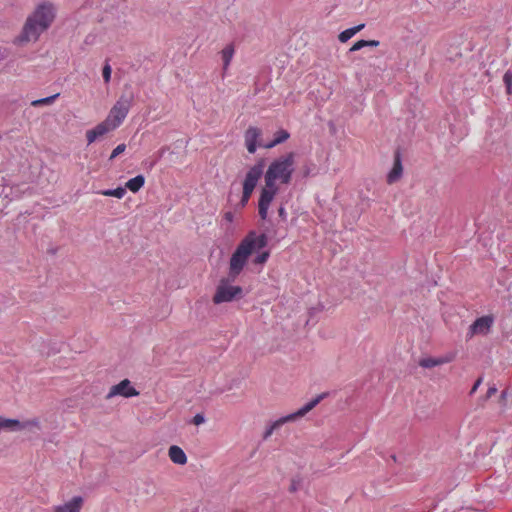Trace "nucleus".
Returning a JSON list of instances; mask_svg holds the SVG:
<instances>
[{"label": "nucleus", "instance_id": "obj_1", "mask_svg": "<svg viewBox=\"0 0 512 512\" xmlns=\"http://www.w3.org/2000/svg\"><path fill=\"white\" fill-rule=\"evenodd\" d=\"M294 164L295 154L289 152L278 157L268 166L264 174L265 186L261 189L258 201V213L262 220L267 218L269 206L279 192L276 182L279 181L285 185L290 184L294 172Z\"/></svg>", "mask_w": 512, "mask_h": 512}, {"label": "nucleus", "instance_id": "obj_2", "mask_svg": "<svg viewBox=\"0 0 512 512\" xmlns=\"http://www.w3.org/2000/svg\"><path fill=\"white\" fill-rule=\"evenodd\" d=\"M55 19V9L50 3H42L30 14L22 28L21 33L15 38L14 43L24 45L29 42H36L40 35L45 32Z\"/></svg>", "mask_w": 512, "mask_h": 512}, {"label": "nucleus", "instance_id": "obj_3", "mask_svg": "<svg viewBox=\"0 0 512 512\" xmlns=\"http://www.w3.org/2000/svg\"><path fill=\"white\" fill-rule=\"evenodd\" d=\"M267 243L268 239L266 234H257L255 231H250L239 243L230 258L228 272L229 279L231 281H235L242 272L249 256L266 247Z\"/></svg>", "mask_w": 512, "mask_h": 512}, {"label": "nucleus", "instance_id": "obj_4", "mask_svg": "<svg viewBox=\"0 0 512 512\" xmlns=\"http://www.w3.org/2000/svg\"><path fill=\"white\" fill-rule=\"evenodd\" d=\"M135 100V95L131 89H126L110 109L106 120L116 129L126 118L130 108Z\"/></svg>", "mask_w": 512, "mask_h": 512}, {"label": "nucleus", "instance_id": "obj_5", "mask_svg": "<svg viewBox=\"0 0 512 512\" xmlns=\"http://www.w3.org/2000/svg\"><path fill=\"white\" fill-rule=\"evenodd\" d=\"M327 395H328V393H322V394L316 396L311 401H309L307 404H305L302 408H300L296 412L286 415L284 417H281L278 420L274 421L269 427L266 428V430L263 434V439L267 440L273 434V432L275 430L279 429L282 425L289 423V422L296 421L297 419L305 416L314 407H316Z\"/></svg>", "mask_w": 512, "mask_h": 512}, {"label": "nucleus", "instance_id": "obj_6", "mask_svg": "<svg viewBox=\"0 0 512 512\" xmlns=\"http://www.w3.org/2000/svg\"><path fill=\"white\" fill-rule=\"evenodd\" d=\"M266 167V159L260 158L254 166H252L248 172L246 173L245 179L243 181V192L240 200V205L242 207L246 206L248 203L259 179L264 173V169Z\"/></svg>", "mask_w": 512, "mask_h": 512}, {"label": "nucleus", "instance_id": "obj_7", "mask_svg": "<svg viewBox=\"0 0 512 512\" xmlns=\"http://www.w3.org/2000/svg\"><path fill=\"white\" fill-rule=\"evenodd\" d=\"M230 282L232 281L229 279V276L220 280L213 296L214 304L231 302L243 298V289L240 286L230 285Z\"/></svg>", "mask_w": 512, "mask_h": 512}, {"label": "nucleus", "instance_id": "obj_8", "mask_svg": "<svg viewBox=\"0 0 512 512\" xmlns=\"http://www.w3.org/2000/svg\"><path fill=\"white\" fill-rule=\"evenodd\" d=\"M40 429V422L38 419H30L26 421H19L16 419H8L0 417V431L6 430V431H21L25 429Z\"/></svg>", "mask_w": 512, "mask_h": 512}, {"label": "nucleus", "instance_id": "obj_9", "mask_svg": "<svg viewBox=\"0 0 512 512\" xmlns=\"http://www.w3.org/2000/svg\"><path fill=\"white\" fill-rule=\"evenodd\" d=\"M117 395L128 398L132 396H138L139 392L131 386V382L128 379H124L120 383L113 385L110 388L109 393L106 395V399H111Z\"/></svg>", "mask_w": 512, "mask_h": 512}, {"label": "nucleus", "instance_id": "obj_10", "mask_svg": "<svg viewBox=\"0 0 512 512\" xmlns=\"http://www.w3.org/2000/svg\"><path fill=\"white\" fill-rule=\"evenodd\" d=\"M492 324L493 318L491 316L480 317L470 325L468 336L471 338L476 334L486 335L489 333Z\"/></svg>", "mask_w": 512, "mask_h": 512}, {"label": "nucleus", "instance_id": "obj_11", "mask_svg": "<svg viewBox=\"0 0 512 512\" xmlns=\"http://www.w3.org/2000/svg\"><path fill=\"white\" fill-rule=\"evenodd\" d=\"M114 129L115 128L105 119L103 122L96 125L93 129L86 131V138L88 144H92L98 138L104 136L105 134Z\"/></svg>", "mask_w": 512, "mask_h": 512}, {"label": "nucleus", "instance_id": "obj_12", "mask_svg": "<svg viewBox=\"0 0 512 512\" xmlns=\"http://www.w3.org/2000/svg\"><path fill=\"white\" fill-rule=\"evenodd\" d=\"M14 188L4 178L0 177V211H3L12 200Z\"/></svg>", "mask_w": 512, "mask_h": 512}, {"label": "nucleus", "instance_id": "obj_13", "mask_svg": "<svg viewBox=\"0 0 512 512\" xmlns=\"http://www.w3.org/2000/svg\"><path fill=\"white\" fill-rule=\"evenodd\" d=\"M84 499L81 496H74L70 501L54 506L52 512H81Z\"/></svg>", "mask_w": 512, "mask_h": 512}, {"label": "nucleus", "instance_id": "obj_14", "mask_svg": "<svg viewBox=\"0 0 512 512\" xmlns=\"http://www.w3.org/2000/svg\"><path fill=\"white\" fill-rule=\"evenodd\" d=\"M403 173V166L401 161V155L399 151H396L394 154V164L391 169V171L387 175V183L393 184L397 182L401 177Z\"/></svg>", "mask_w": 512, "mask_h": 512}, {"label": "nucleus", "instance_id": "obj_15", "mask_svg": "<svg viewBox=\"0 0 512 512\" xmlns=\"http://www.w3.org/2000/svg\"><path fill=\"white\" fill-rule=\"evenodd\" d=\"M168 455L175 464L185 465L187 463V456L179 446L172 445L168 450Z\"/></svg>", "mask_w": 512, "mask_h": 512}, {"label": "nucleus", "instance_id": "obj_16", "mask_svg": "<svg viewBox=\"0 0 512 512\" xmlns=\"http://www.w3.org/2000/svg\"><path fill=\"white\" fill-rule=\"evenodd\" d=\"M452 360V357H426L419 360V365L423 368H433L435 366H439L445 363H448Z\"/></svg>", "mask_w": 512, "mask_h": 512}, {"label": "nucleus", "instance_id": "obj_17", "mask_svg": "<svg viewBox=\"0 0 512 512\" xmlns=\"http://www.w3.org/2000/svg\"><path fill=\"white\" fill-rule=\"evenodd\" d=\"M145 183V178L143 175H137L136 177L128 180L125 184V188L129 189L131 192H138Z\"/></svg>", "mask_w": 512, "mask_h": 512}, {"label": "nucleus", "instance_id": "obj_18", "mask_svg": "<svg viewBox=\"0 0 512 512\" xmlns=\"http://www.w3.org/2000/svg\"><path fill=\"white\" fill-rule=\"evenodd\" d=\"M364 27L365 24H359L355 27L342 31L338 36L339 41L342 43L347 42L351 37H353L357 32L361 31Z\"/></svg>", "mask_w": 512, "mask_h": 512}, {"label": "nucleus", "instance_id": "obj_19", "mask_svg": "<svg viewBox=\"0 0 512 512\" xmlns=\"http://www.w3.org/2000/svg\"><path fill=\"white\" fill-rule=\"evenodd\" d=\"M221 54L223 60V70L226 71L234 55V46L232 44L227 45L221 51Z\"/></svg>", "mask_w": 512, "mask_h": 512}, {"label": "nucleus", "instance_id": "obj_20", "mask_svg": "<svg viewBox=\"0 0 512 512\" xmlns=\"http://www.w3.org/2000/svg\"><path fill=\"white\" fill-rule=\"evenodd\" d=\"M289 136L290 135L286 130H279L275 133V138L273 139V141L267 144L265 147L272 148L278 144H281L284 141H286L289 138Z\"/></svg>", "mask_w": 512, "mask_h": 512}, {"label": "nucleus", "instance_id": "obj_21", "mask_svg": "<svg viewBox=\"0 0 512 512\" xmlns=\"http://www.w3.org/2000/svg\"><path fill=\"white\" fill-rule=\"evenodd\" d=\"M99 194L104 195V196H110V197H116L118 199H122L126 194V188L118 187L116 189L102 190L99 192Z\"/></svg>", "mask_w": 512, "mask_h": 512}, {"label": "nucleus", "instance_id": "obj_22", "mask_svg": "<svg viewBox=\"0 0 512 512\" xmlns=\"http://www.w3.org/2000/svg\"><path fill=\"white\" fill-rule=\"evenodd\" d=\"M260 135V129L256 127H249L245 133V142H257Z\"/></svg>", "mask_w": 512, "mask_h": 512}, {"label": "nucleus", "instance_id": "obj_23", "mask_svg": "<svg viewBox=\"0 0 512 512\" xmlns=\"http://www.w3.org/2000/svg\"><path fill=\"white\" fill-rule=\"evenodd\" d=\"M59 96V94H55V95H52V96H49V97H45V98H42V99H38V100H34L31 102V105L34 106V107H38V106H41V105H50L52 104L55 99Z\"/></svg>", "mask_w": 512, "mask_h": 512}, {"label": "nucleus", "instance_id": "obj_24", "mask_svg": "<svg viewBox=\"0 0 512 512\" xmlns=\"http://www.w3.org/2000/svg\"><path fill=\"white\" fill-rule=\"evenodd\" d=\"M269 256H270L269 251H262L253 259V263L256 265H263L264 263H266Z\"/></svg>", "mask_w": 512, "mask_h": 512}, {"label": "nucleus", "instance_id": "obj_25", "mask_svg": "<svg viewBox=\"0 0 512 512\" xmlns=\"http://www.w3.org/2000/svg\"><path fill=\"white\" fill-rule=\"evenodd\" d=\"M503 81L506 85L507 93L511 94V92H512V72L511 71H509V70L506 71V73L503 76Z\"/></svg>", "mask_w": 512, "mask_h": 512}, {"label": "nucleus", "instance_id": "obj_26", "mask_svg": "<svg viewBox=\"0 0 512 512\" xmlns=\"http://www.w3.org/2000/svg\"><path fill=\"white\" fill-rule=\"evenodd\" d=\"M111 72H112L111 66L108 63H106L102 70V76H103L105 83H109V81L111 79Z\"/></svg>", "mask_w": 512, "mask_h": 512}, {"label": "nucleus", "instance_id": "obj_27", "mask_svg": "<svg viewBox=\"0 0 512 512\" xmlns=\"http://www.w3.org/2000/svg\"><path fill=\"white\" fill-rule=\"evenodd\" d=\"M126 149V145L125 144H119L111 153L110 155V160H113L114 158H116L118 155H120L121 153H123Z\"/></svg>", "mask_w": 512, "mask_h": 512}, {"label": "nucleus", "instance_id": "obj_28", "mask_svg": "<svg viewBox=\"0 0 512 512\" xmlns=\"http://www.w3.org/2000/svg\"><path fill=\"white\" fill-rule=\"evenodd\" d=\"M366 44H367V40H359L350 48V52L358 51V50L366 47Z\"/></svg>", "mask_w": 512, "mask_h": 512}, {"label": "nucleus", "instance_id": "obj_29", "mask_svg": "<svg viewBox=\"0 0 512 512\" xmlns=\"http://www.w3.org/2000/svg\"><path fill=\"white\" fill-rule=\"evenodd\" d=\"M204 422H205V417L203 414H200V413L196 414L192 419V423L197 426L200 424H203Z\"/></svg>", "mask_w": 512, "mask_h": 512}, {"label": "nucleus", "instance_id": "obj_30", "mask_svg": "<svg viewBox=\"0 0 512 512\" xmlns=\"http://www.w3.org/2000/svg\"><path fill=\"white\" fill-rule=\"evenodd\" d=\"M249 153H254L257 148V142H245Z\"/></svg>", "mask_w": 512, "mask_h": 512}, {"label": "nucleus", "instance_id": "obj_31", "mask_svg": "<svg viewBox=\"0 0 512 512\" xmlns=\"http://www.w3.org/2000/svg\"><path fill=\"white\" fill-rule=\"evenodd\" d=\"M496 393H497V388L495 386L489 387V389L487 390V393L485 395V399H490Z\"/></svg>", "mask_w": 512, "mask_h": 512}, {"label": "nucleus", "instance_id": "obj_32", "mask_svg": "<svg viewBox=\"0 0 512 512\" xmlns=\"http://www.w3.org/2000/svg\"><path fill=\"white\" fill-rule=\"evenodd\" d=\"M481 383H482V377H479V378L475 381V383H474V385H473V387H472V389H471V391H470V395H472V394H474V393L476 392V390H477V389H478V387L481 385Z\"/></svg>", "mask_w": 512, "mask_h": 512}, {"label": "nucleus", "instance_id": "obj_33", "mask_svg": "<svg viewBox=\"0 0 512 512\" xmlns=\"http://www.w3.org/2000/svg\"><path fill=\"white\" fill-rule=\"evenodd\" d=\"M378 45H379V41H377V40H367L366 47H368V46L377 47Z\"/></svg>", "mask_w": 512, "mask_h": 512}, {"label": "nucleus", "instance_id": "obj_34", "mask_svg": "<svg viewBox=\"0 0 512 512\" xmlns=\"http://www.w3.org/2000/svg\"><path fill=\"white\" fill-rule=\"evenodd\" d=\"M224 218L227 221L231 222V221H233V214L231 212H226L225 215H224Z\"/></svg>", "mask_w": 512, "mask_h": 512}, {"label": "nucleus", "instance_id": "obj_35", "mask_svg": "<svg viewBox=\"0 0 512 512\" xmlns=\"http://www.w3.org/2000/svg\"><path fill=\"white\" fill-rule=\"evenodd\" d=\"M487 400H488V399H485V396H484V397H482V398H479V404H480V406H482V407H483V406H484V403H485Z\"/></svg>", "mask_w": 512, "mask_h": 512}, {"label": "nucleus", "instance_id": "obj_36", "mask_svg": "<svg viewBox=\"0 0 512 512\" xmlns=\"http://www.w3.org/2000/svg\"><path fill=\"white\" fill-rule=\"evenodd\" d=\"M278 212H279V215H280L281 217L285 215V210H284V208H283V207H280V208H279V210H278Z\"/></svg>", "mask_w": 512, "mask_h": 512}, {"label": "nucleus", "instance_id": "obj_37", "mask_svg": "<svg viewBox=\"0 0 512 512\" xmlns=\"http://www.w3.org/2000/svg\"><path fill=\"white\" fill-rule=\"evenodd\" d=\"M506 395H507V391L504 390L501 392V399L504 400L506 398Z\"/></svg>", "mask_w": 512, "mask_h": 512}, {"label": "nucleus", "instance_id": "obj_38", "mask_svg": "<svg viewBox=\"0 0 512 512\" xmlns=\"http://www.w3.org/2000/svg\"><path fill=\"white\" fill-rule=\"evenodd\" d=\"M296 489H297V487H296V485L293 483V484L291 485V487H290V491L294 492V491H296Z\"/></svg>", "mask_w": 512, "mask_h": 512}, {"label": "nucleus", "instance_id": "obj_39", "mask_svg": "<svg viewBox=\"0 0 512 512\" xmlns=\"http://www.w3.org/2000/svg\"><path fill=\"white\" fill-rule=\"evenodd\" d=\"M164 152H165V148H162L159 152V157H162V155H164Z\"/></svg>", "mask_w": 512, "mask_h": 512}, {"label": "nucleus", "instance_id": "obj_40", "mask_svg": "<svg viewBox=\"0 0 512 512\" xmlns=\"http://www.w3.org/2000/svg\"><path fill=\"white\" fill-rule=\"evenodd\" d=\"M392 460L396 461V456L395 455L392 456Z\"/></svg>", "mask_w": 512, "mask_h": 512}]
</instances>
